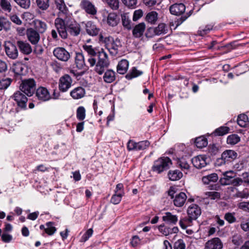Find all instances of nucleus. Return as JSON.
Listing matches in <instances>:
<instances>
[{
	"mask_svg": "<svg viewBox=\"0 0 249 249\" xmlns=\"http://www.w3.org/2000/svg\"><path fill=\"white\" fill-rule=\"evenodd\" d=\"M54 25L57 32L63 39L67 38L69 34L72 36H77L81 31L80 25L73 20L56 18Z\"/></svg>",
	"mask_w": 249,
	"mask_h": 249,
	"instance_id": "f257e3e1",
	"label": "nucleus"
},
{
	"mask_svg": "<svg viewBox=\"0 0 249 249\" xmlns=\"http://www.w3.org/2000/svg\"><path fill=\"white\" fill-rule=\"evenodd\" d=\"M201 213V209L198 205L195 204L191 205L187 210L188 217L180 219V226L182 229H185L188 226H191L193 220H196Z\"/></svg>",
	"mask_w": 249,
	"mask_h": 249,
	"instance_id": "f03ea898",
	"label": "nucleus"
},
{
	"mask_svg": "<svg viewBox=\"0 0 249 249\" xmlns=\"http://www.w3.org/2000/svg\"><path fill=\"white\" fill-rule=\"evenodd\" d=\"M99 41L104 43L110 53L113 55L118 53L119 49L122 47V44L119 39H114L109 36L105 37L102 35H100Z\"/></svg>",
	"mask_w": 249,
	"mask_h": 249,
	"instance_id": "7ed1b4c3",
	"label": "nucleus"
},
{
	"mask_svg": "<svg viewBox=\"0 0 249 249\" xmlns=\"http://www.w3.org/2000/svg\"><path fill=\"white\" fill-rule=\"evenodd\" d=\"M96 57H98V61L95 65V71L101 75L109 65L108 55L104 49H101Z\"/></svg>",
	"mask_w": 249,
	"mask_h": 249,
	"instance_id": "20e7f679",
	"label": "nucleus"
},
{
	"mask_svg": "<svg viewBox=\"0 0 249 249\" xmlns=\"http://www.w3.org/2000/svg\"><path fill=\"white\" fill-rule=\"evenodd\" d=\"M172 164L171 160L167 157H162L155 160L152 166V170L160 174L168 170Z\"/></svg>",
	"mask_w": 249,
	"mask_h": 249,
	"instance_id": "39448f33",
	"label": "nucleus"
},
{
	"mask_svg": "<svg viewBox=\"0 0 249 249\" xmlns=\"http://www.w3.org/2000/svg\"><path fill=\"white\" fill-rule=\"evenodd\" d=\"M83 48L87 53V60L90 66L93 67L97 61L96 57L100 52V50L87 44L84 45Z\"/></svg>",
	"mask_w": 249,
	"mask_h": 249,
	"instance_id": "423d86ee",
	"label": "nucleus"
},
{
	"mask_svg": "<svg viewBox=\"0 0 249 249\" xmlns=\"http://www.w3.org/2000/svg\"><path fill=\"white\" fill-rule=\"evenodd\" d=\"M36 83L33 78L25 79L22 81L20 85V89L28 96H31L35 93Z\"/></svg>",
	"mask_w": 249,
	"mask_h": 249,
	"instance_id": "0eeeda50",
	"label": "nucleus"
},
{
	"mask_svg": "<svg viewBox=\"0 0 249 249\" xmlns=\"http://www.w3.org/2000/svg\"><path fill=\"white\" fill-rule=\"evenodd\" d=\"M17 44L10 41H5L4 47L7 56L11 59H16L18 56V51Z\"/></svg>",
	"mask_w": 249,
	"mask_h": 249,
	"instance_id": "6e6552de",
	"label": "nucleus"
},
{
	"mask_svg": "<svg viewBox=\"0 0 249 249\" xmlns=\"http://www.w3.org/2000/svg\"><path fill=\"white\" fill-rule=\"evenodd\" d=\"M150 145L149 141L145 140L136 142L132 140H129L127 144V148L128 151L131 150H143L148 148Z\"/></svg>",
	"mask_w": 249,
	"mask_h": 249,
	"instance_id": "1a4fd4ad",
	"label": "nucleus"
},
{
	"mask_svg": "<svg viewBox=\"0 0 249 249\" xmlns=\"http://www.w3.org/2000/svg\"><path fill=\"white\" fill-rule=\"evenodd\" d=\"M53 55L58 60L67 62L71 58V54L64 48L58 47L53 51Z\"/></svg>",
	"mask_w": 249,
	"mask_h": 249,
	"instance_id": "9d476101",
	"label": "nucleus"
},
{
	"mask_svg": "<svg viewBox=\"0 0 249 249\" xmlns=\"http://www.w3.org/2000/svg\"><path fill=\"white\" fill-rule=\"evenodd\" d=\"M72 79L68 74H65L59 79V89L62 92H66L71 87Z\"/></svg>",
	"mask_w": 249,
	"mask_h": 249,
	"instance_id": "9b49d317",
	"label": "nucleus"
},
{
	"mask_svg": "<svg viewBox=\"0 0 249 249\" xmlns=\"http://www.w3.org/2000/svg\"><path fill=\"white\" fill-rule=\"evenodd\" d=\"M12 98L16 102L18 106L21 108H25L28 99L21 91L16 92Z\"/></svg>",
	"mask_w": 249,
	"mask_h": 249,
	"instance_id": "f8f14e48",
	"label": "nucleus"
},
{
	"mask_svg": "<svg viewBox=\"0 0 249 249\" xmlns=\"http://www.w3.org/2000/svg\"><path fill=\"white\" fill-rule=\"evenodd\" d=\"M39 33L32 28H29L26 31L28 40L33 44L36 45L40 40Z\"/></svg>",
	"mask_w": 249,
	"mask_h": 249,
	"instance_id": "ddd939ff",
	"label": "nucleus"
},
{
	"mask_svg": "<svg viewBox=\"0 0 249 249\" xmlns=\"http://www.w3.org/2000/svg\"><path fill=\"white\" fill-rule=\"evenodd\" d=\"M36 95L37 99L41 101H47L51 99V96L48 90L43 87H40L36 89Z\"/></svg>",
	"mask_w": 249,
	"mask_h": 249,
	"instance_id": "4468645a",
	"label": "nucleus"
},
{
	"mask_svg": "<svg viewBox=\"0 0 249 249\" xmlns=\"http://www.w3.org/2000/svg\"><path fill=\"white\" fill-rule=\"evenodd\" d=\"M223 243L221 240L218 238H213L208 240L205 245L204 249H222Z\"/></svg>",
	"mask_w": 249,
	"mask_h": 249,
	"instance_id": "2eb2a0df",
	"label": "nucleus"
},
{
	"mask_svg": "<svg viewBox=\"0 0 249 249\" xmlns=\"http://www.w3.org/2000/svg\"><path fill=\"white\" fill-rule=\"evenodd\" d=\"M207 158L205 156L199 155L192 159L194 166L198 169L202 168L207 164Z\"/></svg>",
	"mask_w": 249,
	"mask_h": 249,
	"instance_id": "dca6fc26",
	"label": "nucleus"
},
{
	"mask_svg": "<svg viewBox=\"0 0 249 249\" xmlns=\"http://www.w3.org/2000/svg\"><path fill=\"white\" fill-rule=\"evenodd\" d=\"M81 6L89 14L94 15L97 13L95 6L89 0H82L81 2Z\"/></svg>",
	"mask_w": 249,
	"mask_h": 249,
	"instance_id": "f3484780",
	"label": "nucleus"
},
{
	"mask_svg": "<svg viewBox=\"0 0 249 249\" xmlns=\"http://www.w3.org/2000/svg\"><path fill=\"white\" fill-rule=\"evenodd\" d=\"M17 45L20 51L24 54H29L32 52L31 45L26 41L18 40L17 42Z\"/></svg>",
	"mask_w": 249,
	"mask_h": 249,
	"instance_id": "a211bd4d",
	"label": "nucleus"
},
{
	"mask_svg": "<svg viewBox=\"0 0 249 249\" xmlns=\"http://www.w3.org/2000/svg\"><path fill=\"white\" fill-rule=\"evenodd\" d=\"M234 176L235 173L232 171L225 172L223 173V177L220 178V182L223 185H230Z\"/></svg>",
	"mask_w": 249,
	"mask_h": 249,
	"instance_id": "6ab92c4d",
	"label": "nucleus"
},
{
	"mask_svg": "<svg viewBox=\"0 0 249 249\" xmlns=\"http://www.w3.org/2000/svg\"><path fill=\"white\" fill-rule=\"evenodd\" d=\"M185 10V6L182 3H175L170 7V13L175 15L179 16L183 14Z\"/></svg>",
	"mask_w": 249,
	"mask_h": 249,
	"instance_id": "aec40b11",
	"label": "nucleus"
},
{
	"mask_svg": "<svg viewBox=\"0 0 249 249\" xmlns=\"http://www.w3.org/2000/svg\"><path fill=\"white\" fill-rule=\"evenodd\" d=\"M86 30L87 34L91 36H97L100 32L99 28L90 21L86 24Z\"/></svg>",
	"mask_w": 249,
	"mask_h": 249,
	"instance_id": "412c9836",
	"label": "nucleus"
},
{
	"mask_svg": "<svg viewBox=\"0 0 249 249\" xmlns=\"http://www.w3.org/2000/svg\"><path fill=\"white\" fill-rule=\"evenodd\" d=\"M221 156L225 162L229 163L236 158L237 154L233 150H228L223 152Z\"/></svg>",
	"mask_w": 249,
	"mask_h": 249,
	"instance_id": "4be33fe9",
	"label": "nucleus"
},
{
	"mask_svg": "<svg viewBox=\"0 0 249 249\" xmlns=\"http://www.w3.org/2000/svg\"><path fill=\"white\" fill-rule=\"evenodd\" d=\"M75 62L76 67L79 69L85 70L87 68L85 61V57L82 53H76Z\"/></svg>",
	"mask_w": 249,
	"mask_h": 249,
	"instance_id": "5701e85b",
	"label": "nucleus"
},
{
	"mask_svg": "<svg viewBox=\"0 0 249 249\" xmlns=\"http://www.w3.org/2000/svg\"><path fill=\"white\" fill-rule=\"evenodd\" d=\"M187 199L186 194L183 192H180L176 195L174 199V204L177 207H182Z\"/></svg>",
	"mask_w": 249,
	"mask_h": 249,
	"instance_id": "b1692460",
	"label": "nucleus"
},
{
	"mask_svg": "<svg viewBox=\"0 0 249 249\" xmlns=\"http://www.w3.org/2000/svg\"><path fill=\"white\" fill-rule=\"evenodd\" d=\"M70 94L74 99H81L84 96L85 90V89L81 87H77L71 91Z\"/></svg>",
	"mask_w": 249,
	"mask_h": 249,
	"instance_id": "393cba45",
	"label": "nucleus"
},
{
	"mask_svg": "<svg viewBox=\"0 0 249 249\" xmlns=\"http://www.w3.org/2000/svg\"><path fill=\"white\" fill-rule=\"evenodd\" d=\"M145 29V25L143 22L139 23L134 28L132 34L134 36L138 38L141 37Z\"/></svg>",
	"mask_w": 249,
	"mask_h": 249,
	"instance_id": "a878e982",
	"label": "nucleus"
},
{
	"mask_svg": "<svg viewBox=\"0 0 249 249\" xmlns=\"http://www.w3.org/2000/svg\"><path fill=\"white\" fill-rule=\"evenodd\" d=\"M163 221L170 224H176L178 220V216L170 212H166L162 217Z\"/></svg>",
	"mask_w": 249,
	"mask_h": 249,
	"instance_id": "bb28decb",
	"label": "nucleus"
},
{
	"mask_svg": "<svg viewBox=\"0 0 249 249\" xmlns=\"http://www.w3.org/2000/svg\"><path fill=\"white\" fill-rule=\"evenodd\" d=\"M13 70L16 75H23L26 72V66L22 63L17 62L14 64Z\"/></svg>",
	"mask_w": 249,
	"mask_h": 249,
	"instance_id": "cd10ccee",
	"label": "nucleus"
},
{
	"mask_svg": "<svg viewBox=\"0 0 249 249\" xmlns=\"http://www.w3.org/2000/svg\"><path fill=\"white\" fill-rule=\"evenodd\" d=\"M54 3L57 9L59 11V15L61 16L62 14L65 15L68 11L67 7L64 0H54Z\"/></svg>",
	"mask_w": 249,
	"mask_h": 249,
	"instance_id": "c85d7f7f",
	"label": "nucleus"
},
{
	"mask_svg": "<svg viewBox=\"0 0 249 249\" xmlns=\"http://www.w3.org/2000/svg\"><path fill=\"white\" fill-rule=\"evenodd\" d=\"M128 61L125 59L121 60L117 66V72L121 74H124L128 68Z\"/></svg>",
	"mask_w": 249,
	"mask_h": 249,
	"instance_id": "c756f323",
	"label": "nucleus"
},
{
	"mask_svg": "<svg viewBox=\"0 0 249 249\" xmlns=\"http://www.w3.org/2000/svg\"><path fill=\"white\" fill-rule=\"evenodd\" d=\"M151 30V29H149ZM154 33L156 35H160L161 34H166L168 32L167 26L163 23H161L158 26L154 29H152Z\"/></svg>",
	"mask_w": 249,
	"mask_h": 249,
	"instance_id": "7c9ffc66",
	"label": "nucleus"
},
{
	"mask_svg": "<svg viewBox=\"0 0 249 249\" xmlns=\"http://www.w3.org/2000/svg\"><path fill=\"white\" fill-rule=\"evenodd\" d=\"M115 79V72L113 71L108 70L105 71L103 76V79L106 83H111L114 81Z\"/></svg>",
	"mask_w": 249,
	"mask_h": 249,
	"instance_id": "2f4dec72",
	"label": "nucleus"
},
{
	"mask_svg": "<svg viewBox=\"0 0 249 249\" xmlns=\"http://www.w3.org/2000/svg\"><path fill=\"white\" fill-rule=\"evenodd\" d=\"M177 163L179 167L185 174H187L190 169V166L185 158H181L178 160Z\"/></svg>",
	"mask_w": 249,
	"mask_h": 249,
	"instance_id": "473e14b6",
	"label": "nucleus"
},
{
	"mask_svg": "<svg viewBox=\"0 0 249 249\" xmlns=\"http://www.w3.org/2000/svg\"><path fill=\"white\" fill-rule=\"evenodd\" d=\"M35 30L41 34L44 33L47 29V25L45 22L38 19L34 21Z\"/></svg>",
	"mask_w": 249,
	"mask_h": 249,
	"instance_id": "72a5a7b5",
	"label": "nucleus"
},
{
	"mask_svg": "<svg viewBox=\"0 0 249 249\" xmlns=\"http://www.w3.org/2000/svg\"><path fill=\"white\" fill-rule=\"evenodd\" d=\"M218 178L217 174L212 173L207 176L202 177V181L205 184H209L211 182H215L217 181Z\"/></svg>",
	"mask_w": 249,
	"mask_h": 249,
	"instance_id": "f704fd0d",
	"label": "nucleus"
},
{
	"mask_svg": "<svg viewBox=\"0 0 249 249\" xmlns=\"http://www.w3.org/2000/svg\"><path fill=\"white\" fill-rule=\"evenodd\" d=\"M168 176L170 180L176 181L179 180L182 177V173L178 170H170Z\"/></svg>",
	"mask_w": 249,
	"mask_h": 249,
	"instance_id": "c9c22d12",
	"label": "nucleus"
},
{
	"mask_svg": "<svg viewBox=\"0 0 249 249\" xmlns=\"http://www.w3.org/2000/svg\"><path fill=\"white\" fill-rule=\"evenodd\" d=\"M119 19L117 15L115 13H109L107 18V24L112 27L116 26L118 23Z\"/></svg>",
	"mask_w": 249,
	"mask_h": 249,
	"instance_id": "e433bc0d",
	"label": "nucleus"
},
{
	"mask_svg": "<svg viewBox=\"0 0 249 249\" xmlns=\"http://www.w3.org/2000/svg\"><path fill=\"white\" fill-rule=\"evenodd\" d=\"M121 17L123 26L128 30L131 29V20L128 14L124 13L122 15Z\"/></svg>",
	"mask_w": 249,
	"mask_h": 249,
	"instance_id": "4c0bfd02",
	"label": "nucleus"
},
{
	"mask_svg": "<svg viewBox=\"0 0 249 249\" xmlns=\"http://www.w3.org/2000/svg\"><path fill=\"white\" fill-rule=\"evenodd\" d=\"M142 71H139L136 68L134 67L131 71L125 75V77L128 80H131L133 78L142 75Z\"/></svg>",
	"mask_w": 249,
	"mask_h": 249,
	"instance_id": "58836bf2",
	"label": "nucleus"
},
{
	"mask_svg": "<svg viewBox=\"0 0 249 249\" xmlns=\"http://www.w3.org/2000/svg\"><path fill=\"white\" fill-rule=\"evenodd\" d=\"M46 228L45 229V231L49 235L53 234L56 231V229L54 226V223L53 222H47L46 224Z\"/></svg>",
	"mask_w": 249,
	"mask_h": 249,
	"instance_id": "ea45409f",
	"label": "nucleus"
},
{
	"mask_svg": "<svg viewBox=\"0 0 249 249\" xmlns=\"http://www.w3.org/2000/svg\"><path fill=\"white\" fill-rule=\"evenodd\" d=\"M195 142L196 145L200 148L205 147L208 144L207 139L204 137H199L196 138Z\"/></svg>",
	"mask_w": 249,
	"mask_h": 249,
	"instance_id": "a19ab883",
	"label": "nucleus"
},
{
	"mask_svg": "<svg viewBox=\"0 0 249 249\" xmlns=\"http://www.w3.org/2000/svg\"><path fill=\"white\" fill-rule=\"evenodd\" d=\"M0 5L4 11L11 12L12 6L10 0H0Z\"/></svg>",
	"mask_w": 249,
	"mask_h": 249,
	"instance_id": "79ce46f5",
	"label": "nucleus"
},
{
	"mask_svg": "<svg viewBox=\"0 0 249 249\" xmlns=\"http://www.w3.org/2000/svg\"><path fill=\"white\" fill-rule=\"evenodd\" d=\"M240 141V138L237 134L229 135L227 140V143L231 145L237 143Z\"/></svg>",
	"mask_w": 249,
	"mask_h": 249,
	"instance_id": "37998d69",
	"label": "nucleus"
},
{
	"mask_svg": "<svg viewBox=\"0 0 249 249\" xmlns=\"http://www.w3.org/2000/svg\"><path fill=\"white\" fill-rule=\"evenodd\" d=\"M12 81V79L6 78L0 80V89L5 90L11 85Z\"/></svg>",
	"mask_w": 249,
	"mask_h": 249,
	"instance_id": "c03bdc74",
	"label": "nucleus"
},
{
	"mask_svg": "<svg viewBox=\"0 0 249 249\" xmlns=\"http://www.w3.org/2000/svg\"><path fill=\"white\" fill-rule=\"evenodd\" d=\"M38 7L42 10H46L49 7V0H36Z\"/></svg>",
	"mask_w": 249,
	"mask_h": 249,
	"instance_id": "a18cd8bd",
	"label": "nucleus"
},
{
	"mask_svg": "<svg viewBox=\"0 0 249 249\" xmlns=\"http://www.w3.org/2000/svg\"><path fill=\"white\" fill-rule=\"evenodd\" d=\"M158 14L155 11H152L147 14L146 19L147 21L151 23H154L157 20Z\"/></svg>",
	"mask_w": 249,
	"mask_h": 249,
	"instance_id": "49530a36",
	"label": "nucleus"
},
{
	"mask_svg": "<svg viewBox=\"0 0 249 249\" xmlns=\"http://www.w3.org/2000/svg\"><path fill=\"white\" fill-rule=\"evenodd\" d=\"M248 120V116L245 114H240L237 118V123L241 127H245L247 125Z\"/></svg>",
	"mask_w": 249,
	"mask_h": 249,
	"instance_id": "de8ad7c7",
	"label": "nucleus"
},
{
	"mask_svg": "<svg viewBox=\"0 0 249 249\" xmlns=\"http://www.w3.org/2000/svg\"><path fill=\"white\" fill-rule=\"evenodd\" d=\"M86 116V110L83 107H78L76 111V117L79 120H83Z\"/></svg>",
	"mask_w": 249,
	"mask_h": 249,
	"instance_id": "09e8293b",
	"label": "nucleus"
},
{
	"mask_svg": "<svg viewBox=\"0 0 249 249\" xmlns=\"http://www.w3.org/2000/svg\"><path fill=\"white\" fill-rule=\"evenodd\" d=\"M230 130V128L227 126H221L217 128L214 133L217 136H223L227 134Z\"/></svg>",
	"mask_w": 249,
	"mask_h": 249,
	"instance_id": "8fccbe9b",
	"label": "nucleus"
},
{
	"mask_svg": "<svg viewBox=\"0 0 249 249\" xmlns=\"http://www.w3.org/2000/svg\"><path fill=\"white\" fill-rule=\"evenodd\" d=\"M246 45V43H244V44H237V41H233L232 42H231L229 44H228L227 45H226L225 46H222L221 47V48H227L229 51L234 49V48H235L236 47L238 46H245ZM220 49V48L219 47H218L217 48V50H219Z\"/></svg>",
	"mask_w": 249,
	"mask_h": 249,
	"instance_id": "3c124183",
	"label": "nucleus"
},
{
	"mask_svg": "<svg viewBox=\"0 0 249 249\" xmlns=\"http://www.w3.org/2000/svg\"><path fill=\"white\" fill-rule=\"evenodd\" d=\"M122 194L121 193H119L118 194L115 193L111 198L110 201L114 204H118L121 201Z\"/></svg>",
	"mask_w": 249,
	"mask_h": 249,
	"instance_id": "603ef678",
	"label": "nucleus"
},
{
	"mask_svg": "<svg viewBox=\"0 0 249 249\" xmlns=\"http://www.w3.org/2000/svg\"><path fill=\"white\" fill-rule=\"evenodd\" d=\"M205 195L207 197L213 200L218 199L220 197V193L215 191L207 192Z\"/></svg>",
	"mask_w": 249,
	"mask_h": 249,
	"instance_id": "864d4df0",
	"label": "nucleus"
},
{
	"mask_svg": "<svg viewBox=\"0 0 249 249\" xmlns=\"http://www.w3.org/2000/svg\"><path fill=\"white\" fill-rule=\"evenodd\" d=\"M14 1L21 7L27 9L30 5V0H14Z\"/></svg>",
	"mask_w": 249,
	"mask_h": 249,
	"instance_id": "5fc2aeb1",
	"label": "nucleus"
},
{
	"mask_svg": "<svg viewBox=\"0 0 249 249\" xmlns=\"http://www.w3.org/2000/svg\"><path fill=\"white\" fill-rule=\"evenodd\" d=\"M103 2H107L113 9H116L119 6L118 0H102Z\"/></svg>",
	"mask_w": 249,
	"mask_h": 249,
	"instance_id": "6e6d98bb",
	"label": "nucleus"
},
{
	"mask_svg": "<svg viewBox=\"0 0 249 249\" xmlns=\"http://www.w3.org/2000/svg\"><path fill=\"white\" fill-rule=\"evenodd\" d=\"M93 230L90 228L87 231L83 234L82 236L80 241L82 242H85L87 241L89 238L93 234Z\"/></svg>",
	"mask_w": 249,
	"mask_h": 249,
	"instance_id": "4d7b16f0",
	"label": "nucleus"
},
{
	"mask_svg": "<svg viewBox=\"0 0 249 249\" xmlns=\"http://www.w3.org/2000/svg\"><path fill=\"white\" fill-rule=\"evenodd\" d=\"M236 197L241 198H247L249 196V194L247 189H245L242 191H238L234 196Z\"/></svg>",
	"mask_w": 249,
	"mask_h": 249,
	"instance_id": "13d9d810",
	"label": "nucleus"
},
{
	"mask_svg": "<svg viewBox=\"0 0 249 249\" xmlns=\"http://www.w3.org/2000/svg\"><path fill=\"white\" fill-rule=\"evenodd\" d=\"M10 24V22L6 18L0 16V31Z\"/></svg>",
	"mask_w": 249,
	"mask_h": 249,
	"instance_id": "bf43d9fd",
	"label": "nucleus"
},
{
	"mask_svg": "<svg viewBox=\"0 0 249 249\" xmlns=\"http://www.w3.org/2000/svg\"><path fill=\"white\" fill-rule=\"evenodd\" d=\"M123 2L127 7L134 8L137 4V0H122Z\"/></svg>",
	"mask_w": 249,
	"mask_h": 249,
	"instance_id": "052dcab7",
	"label": "nucleus"
},
{
	"mask_svg": "<svg viewBox=\"0 0 249 249\" xmlns=\"http://www.w3.org/2000/svg\"><path fill=\"white\" fill-rule=\"evenodd\" d=\"M224 218L230 223L235 221L236 218L231 213H228L225 214Z\"/></svg>",
	"mask_w": 249,
	"mask_h": 249,
	"instance_id": "680f3d73",
	"label": "nucleus"
},
{
	"mask_svg": "<svg viewBox=\"0 0 249 249\" xmlns=\"http://www.w3.org/2000/svg\"><path fill=\"white\" fill-rule=\"evenodd\" d=\"M239 209L249 212V202H241L238 204Z\"/></svg>",
	"mask_w": 249,
	"mask_h": 249,
	"instance_id": "e2e57ef3",
	"label": "nucleus"
},
{
	"mask_svg": "<svg viewBox=\"0 0 249 249\" xmlns=\"http://www.w3.org/2000/svg\"><path fill=\"white\" fill-rule=\"evenodd\" d=\"M11 20L14 23L17 25H21L22 24V21L20 20L19 18L16 15H12L10 16Z\"/></svg>",
	"mask_w": 249,
	"mask_h": 249,
	"instance_id": "0e129e2a",
	"label": "nucleus"
},
{
	"mask_svg": "<svg viewBox=\"0 0 249 249\" xmlns=\"http://www.w3.org/2000/svg\"><path fill=\"white\" fill-rule=\"evenodd\" d=\"M8 66L7 63L0 59V73H4L7 71Z\"/></svg>",
	"mask_w": 249,
	"mask_h": 249,
	"instance_id": "69168bd1",
	"label": "nucleus"
},
{
	"mask_svg": "<svg viewBox=\"0 0 249 249\" xmlns=\"http://www.w3.org/2000/svg\"><path fill=\"white\" fill-rule=\"evenodd\" d=\"M35 47L34 48V52L37 55H41L42 54L44 51V49L42 46L40 45L36 44L35 45Z\"/></svg>",
	"mask_w": 249,
	"mask_h": 249,
	"instance_id": "338daca9",
	"label": "nucleus"
},
{
	"mask_svg": "<svg viewBox=\"0 0 249 249\" xmlns=\"http://www.w3.org/2000/svg\"><path fill=\"white\" fill-rule=\"evenodd\" d=\"M175 249H185V245L182 240H178L175 243Z\"/></svg>",
	"mask_w": 249,
	"mask_h": 249,
	"instance_id": "774afa93",
	"label": "nucleus"
}]
</instances>
